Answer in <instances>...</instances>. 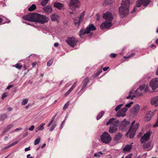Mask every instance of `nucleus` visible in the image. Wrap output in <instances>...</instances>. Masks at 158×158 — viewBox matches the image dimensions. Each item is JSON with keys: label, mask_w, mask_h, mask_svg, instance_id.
<instances>
[{"label": "nucleus", "mask_w": 158, "mask_h": 158, "mask_svg": "<svg viewBox=\"0 0 158 158\" xmlns=\"http://www.w3.org/2000/svg\"><path fill=\"white\" fill-rule=\"evenodd\" d=\"M129 5V0H122V3L119 8V14L121 17L123 18L128 15Z\"/></svg>", "instance_id": "nucleus-1"}, {"label": "nucleus", "mask_w": 158, "mask_h": 158, "mask_svg": "<svg viewBox=\"0 0 158 158\" xmlns=\"http://www.w3.org/2000/svg\"><path fill=\"white\" fill-rule=\"evenodd\" d=\"M149 86L148 85L146 86L143 85L139 86L134 93L133 97L131 98V99L133 98V97L139 96L143 95L144 93H146L148 91Z\"/></svg>", "instance_id": "nucleus-2"}, {"label": "nucleus", "mask_w": 158, "mask_h": 158, "mask_svg": "<svg viewBox=\"0 0 158 158\" xmlns=\"http://www.w3.org/2000/svg\"><path fill=\"white\" fill-rule=\"evenodd\" d=\"M151 2V0H137L136 5L134 7L132 12L134 13L136 12L138 10L137 9L142 5L144 6H147Z\"/></svg>", "instance_id": "nucleus-3"}, {"label": "nucleus", "mask_w": 158, "mask_h": 158, "mask_svg": "<svg viewBox=\"0 0 158 158\" xmlns=\"http://www.w3.org/2000/svg\"><path fill=\"white\" fill-rule=\"evenodd\" d=\"M35 17L34 22H37L41 24H44L48 22V20L47 17L37 13L35 14Z\"/></svg>", "instance_id": "nucleus-4"}, {"label": "nucleus", "mask_w": 158, "mask_h": 158, "mask_svg": "<svg viewBox=\"0 0 158 158\" xmlns=\"http://www.w3.org/2000/svg\"><path fill=\"white\" fill-rule=\"evenodd\" d=\"M96 29L95 27L93 24H90L85 30L81 29L79 32V35L81 38L85 34H88L90 31H93Z\"/></svg>", "instance_id": "nucleus-5"}, {"label": "nucleus", "mask_w": 158, "mask_h": 158, "mask_svg": "<svg viewBox=\"0 0 158 158\" xmlns=\"http://www.w3.org/2000/svg\"><path fill=\"white\" fill-rule=\"evenodd\" d=\"M135 123V121L132 123L131 127L128 132L129 134V137L130 138H132L134 137L136 131L139 127V124L138 123H136L135 125L133 126Z\"/></svg>", "instance_id": "nucleus-6"}, {"label": "nucleus", "mask_w": 158, "mask_h": 158, "mask_svg": "<svg viewBox=\"0 0 158 158\" xmlns=\"http://www.w3.org/2000/svg\"><path fill=\"white\" fill-rule=\"evenodd\" d=\"M100 139L102 142L108 143L111 141V138L107 132H105L100 136Z\"/></svg>", "instance_id": "nucleus-7"}, {"label": "nucleus", "mask_w": 158, "mask_h": 158, "mask_svg": "<svg viewBox=\"0 0 158 158\" xmlns=\"http://www.w3.org/2000/svg\"><path fill=\"white\" fill-rule=\"evenodd\" d=\"M77 41V40L73 37L68 38L66 40V42L68 44L73 48L76 45Z\"/></svg>", "instance_id": "nucleus-8"}, {"label": "nucleus", "mask_w": 158, "mask_h": 158, "mask_svg": "<svg viewBox=\"0 0 158 158\" xmlns=\"http://www.w3.org/2000/svg\"><path fill=\"white\" fill-rule=\"evenodd\" d=\"M79 0H72L69 4L70 9L73 10H74L77 8H78L80 5Z\"/></svg>", "instance_id": "nucleus-9"}, {"label": "nucleus", "mask_w": 158, "mask_h": 158, "mask_svg": "<svg viewBox=\"0 0 158 158\" xmlns=\"http://www.w3.org/2000/svg\"><path fill=\"white\" fill-rule=\"evenodd\" d=\"M118 120H116L112 123L111 125L109 128V132L110 133L115 132L117 130Z\"/></svg>", "instance_id": "nucleus-10"}, {"label": "nucleus", "mask_w": 158, "mask_h": 158, "mask_svg": "<svg viewBox=\"0 0 158 158\" xmlns=\"http://www.w3.org/2000/svg\"><path fill=\"white\" fill-rule=\"evenodd\" d=\"M35 13H30L23 16V19L28 21L34 22Z\"/></svg>", "instance_id": "nucleus-11"}, {"label": "nucleus", "mask_w": 158, "mask_h": 158, "mask_svg": "<svg viewBox=\"0 0 158 158\" xmlns=\"http://www.w3.org/2000/svg\"><path fill=\"white\" fill-rule=\"evenodd\" d=\"M112 25V22L106 20L101 24L100 28L102 30L108 29Z\"/></svg>", "instance_id": "nucleus-12"}, {"label": "nucleus", "mask_w": 158, "mask_h": 158, "mask_svg": "<svg viewBox=\"0 0 158 158\" xmlns=\"http://www.w3.org/2000/svg\"><path fill=\"white\" fill-rule=\"evenodd\" d=\"M150 86L154 90L158 87V78H156L152 80L150 83Z\"/></svg>", "instance_id": "nucleus-13"}, {"label": "nucleus", "mask_w": 158, "mask_h": 158, "mask_svg": "<svg viewBox=\"0 0 158 158\" xmlns=\"http://www.w3.org/2000/svg\"><path fill=\"white\" fill-rule=\"evenodd\" d=\"M151 133L152 132L151 131H149L144 134L141 138V142H144L148 140L150 138Z\"/></svg>", "instance_id": "nucleus-14"}, {"label": "nucleus", "mask_w": 158, "mask_h": 158, "mask_svg": "<svg viewBox=\"0 0 158 158\" xmlns=\"http://www.w3.org/2000/svg\"><path fill=\"white\" fill-rule=\"evenodd\" d=\"M103 18L108 21L112 22L113 17L111 13L109 12H107L103 14Z\"/></svg>", "instance_id": "nucleus-15"}, {"label": "nucleus", "mask_w": 158, "mask_h": 158, "mask_svg": "<svg viewBox=\"0 0 158 158\" xmlns=\"http://www.w3.org/2000/svg\"><path fill=\"white\" fill-rule=\"evenodd\" d=\"M127 110V109L126 107L121 109L116 114V116L118 117L124 116L126 115V112Z\"/></svg>", "instance_id": "nucleus-16"}, {"label": "nucleus", "mask_w": 158, "mask_h": 158, "mask_svg": "<svg viewBox=\"0 0 158 158\" xmlns=\"http://www.w3.org/2000/svg\"><path fill=\"white\" fill-rule=\"evenodd\" d=\"M154 114V113L153 111H150L148 112L145 118V120L147 121H149L151 119L152 116H153Z\"/></svg>", "instance_id": "nucleus-17"}, {"label": "nucleus", "mask_w": 158, "mask_h": 158, "mask_svg": "<svg viewBox=\"0 0 158 158\" xmlns=\"http://www.w3.org/2000/svg\"><path fill=\"white\" fill-rule=\"evenodd\" d=\"M128 125H129V122L124 120L122 122L121 126L122 127L123 130H125L129 127Z\"/></svg>", "instance_id": "nucleus-18"}, {"label": "nucleus", "mask_w": 158, "mask_h": 158, "mask_svg": "<svg viewBox=\"0 0 158 158\" xmlns=\"http://www.w3.org/2000/svg\"><path fill=\"white\" fill-rule=\"evenodd\" d=\"M139 106L138 104L135 105L131 110V112L134 115L137 114L139 111Z\"/></svg>", "instance_id": "nucleus-19"}, {"label": "nucleus", "mask_w": 158, "mask_h": 158, "mask_svg": "<svg viewBox=\"0 0 158 158\" xmlns=\"http://www.w3.org/2000/svg\"><path fill=\"white\" fill-rule=\"evenodd\" d=\"M89 82V78L88 77H86L82 83V86L81 89V91H84L86 87V85L88 82Z\"/></svg>", "instance_id": "nucleus-20"}, {"label": "nucleus", "mask_w": 158, "mask_h": 158, "mask_svg": "<svg viewBox=\"0 0 158 158\" xmlns=\"http://www.w3.org/2000/svg\"><path fill=\"white\" fill-rule=\"evenodd\" d=\"M151 104L156 106H158V97H154L151 100Z\"/></svg>", "instance_id": "nucleus-21"}, {"label": "nucleus", "mask_w": 158, "mask_h": 158, "mask_svg": "<svg viewBox=\"0 0 158 158\" xmlns=\"http://www.w3.org/2000/svg\"><path fill=\"white\" fill-rule=\"evenodd\" d=\"M133 143H131L130 144L126 145L123 148V150L125 152H129L132 148Z\"/></svg>", "instance_id": "nucleus-22"}, {"label": "nucleus", "mask_w": 158, "mask_h": 158, "mask_svg": "<svg viewBox=\"0 0 158 158\" xmlns=\"http://www.w3.org/2000/svg\"><path fill=\"white\" fill-rule=\"evenodd\" d=\"M143 146L144 149L147 151L150 150L152 147L151 143H145L144 144Z\"/></svg>", "instance_id": "nucleus-23"}, {"label": "nucleus", "mask_w": 158, "mask_h": 158, "mask_svg": "<svg viewBox=\"0 0 158 158\" xmlns=\"http://www.w3.org/2000/svg\"><path fill=\"white\" fill-rule=\"evenodd\" d=\"M77 82H76L73 84V85L71 87L70 89L64 95L65 96H67L71 92L73 89L75 88L76 85H77Z\"/></svg>", "instance_id": "nucleus-24"}, {"label": "nucleus", "mask_w": 158, "mask_h": 158, "mask_svg": "<svg viewBox=\"0 0 158 158\" xmlns=\"http://www.w3.org/2000/svg\"><path fill=\"white\" fill-rule=\"evenodd\" d=\"M45 125L44 123H42L38 126L35 129L36 132H37L39 131H42L44 128V126Z\"/></svg>", "instance_id": "nucleus-25"}, {"label": "nucleus", "mask_w": 158, "mask_h": 158, "mask_svg": "<svg viewBox=\"0 0 158 158\" xmlns=\"http://www.w3.org/2000/svg\"><path fill=\"white\" fill-rule=\"evenodd\" d=\"M51 19L53 21H58L59 19V17L56 14L52 15L51 16Z\"/></svg>", "instance_id": "nucleus-26"}, {"label": "nucleus", "mask_w": 158, "mask_h": 158, "mask_svg": "<svg viewBox=\"0 0 158 158\" xmlns=\"http://www.w3.org/2000/svg\"><path fill=\"white\" fill-rule=\"evenodd\" d=\"M44 11L47 13H51L52 10L51 6H49L44 7Z\"/></svg>", "instance_id": "nucleus-27"}, {"label": "nucleus", "mask_w": 158, "mask_h": 158, "mask_svg": "<svg viewBox=\"0 0 158 158\" xmlns=\"http://www.w3.org/2000/svg\"><path fill=\"white\" fill-rule=\"evenodd\" d=\"M54 6L58 9H60L63 7V5L60 3L56 2L54 3Z\"/></svg>", "instance_id": "nucleus-28"}, {"label": "nucleus", "mask_w": 158, "mask_h": 158, "mask_svg": "<svg viewBox=\"0 0 158 158\" xmlns=\"http://www.w3.org/2000/svg\"><path fill=\"white\" fill-rule=\"evenodd\" d=\"M18 142H19V141H15L14 142H13V143H12L9 145H8L5 147H4L3 148V149L4 150V149H7L9 148H10L13 146L15 145L17 143H18Z\"/></svg>", "instance_id": "nucleus-29"}, {"label": "nucleus", "mask_w": 158, "mask_h": 158, "mask_svg": "<svg viewBox=\"0 0 158 158\" xmlns=\"http://www.w3.org/2000/svg\"><path fill=\"white\" fill-rule=\"evenodd\" d=\"M112 2V0H104L102 4L104 6H106L107 5L110 4Z\"/></svg>", "instance_id": "nucleus-30"}, {"label": "nucleus", "mask_w": 158, "mask_h": 158, "mask_svg": "<svg viewBox=\"0 0 158 158\" xmlns=\"http://www.w3.org/2000/svg\"><path fill=\"white\" fill-rule=\"evenodd\" d=\"M13 125L12 124H10L4 130V131H3V133H6L8 131H9L11 128L13 127Z\"/></svg>", "instance_id": "nucleus-31"}, {"label": "nucleus", "mask_w": 158, "mask_h": 158, "mask_svg": "<svg viewBox=\"0 0 158 158\" xmlns=\"http://www.w3.org/2000/svg\"><path fill=\"white\" fill-rule=\"evenodd\" d=\"M36 7L35 4H32L28 8V10L30 11H32L36 9Z\"/></svg>", "instance_id": "nucleus-32"}, {"label": "nucleus", "mask_w": 158, "mask_h": 158, "mask_svg": "<svg viewBox=\"0 0 158 158\" xmlns=\"http://www.w3.org/2000/svg\"><path fill=\"white\" fill-rule=\"evenodd\" d=\"M104 114V112L103 111H102L97 116V120L99 119L103 116Z\"/></svg>", "instance_id": "nucleus-33"}, {"label": "nucleus", "mask_w": 158, "mask_h": 158, "mask_svg": "<svg viewBox=\"0 0 158 158\" xmlns=\"http://www.w3.org/2000/svg\"><path fill=\"white\" fill-rule=\"evenodd\" d=\"M48 0H42L41 2V5L42 6H45L48 3Z\"/></svg>", "instance_id": "nucleus-34"}, {"label": "nucleus", "mask_w": 158, "mask_h": 158, "mask_svg": "<svg viewBox=\"0 0 158 158\" xmlns=\"http://www.w3.org/2000/svg\"><path fill=\"white\" fill-rule=\"evenodd\" d=\"M103 155V153L100 152H98L97 153H95L94 154V156L97 157V158L101 156L102 155Z\"/></svg>", "instance_id": "nucleus-35"}, {"label": "nucleus", "mask_w": 158, "mask_h": 158, "mask_svg": "<svg viewBox=\"0 0 158 158\" xmlns=\"http://www.w3.org/2000/svg\"><path fill=\"white\" fill-rule=\"evenodd\" d=\"M115 120V119L114 118H111L110 119L107 123H106V125H108L109 124H110L112 122H114V121Z\"/></svg>", "instance_id": "nucleus-36"}, {"label": "nucleus", "mask_w": 158, "mask_h": 158, "mask_svg": "<svg viewBox=\"0 0 158 158\" xmlns=\"http://www.w3.org/2000/svg\"><path fill=\"white\" fill-rule=\"evenodd\" d=\"M14 66L17 69H20L23 66L21 65L20 64L17 63Z\"/></svg>", "instance_id": "nucleus-37"}, {"label": "nucleus", "mask_w": 158, "mask_h": 158, "mask_svg": "<svg viewBox=\"0 0 158 158\" xmlns=\"http://www.w3.org/2000/svg\"><path fill=\"white\" fill-rule=\"evenodd\" d=\"M28 102V99H24L23 100L21 104L22 105H25Z\"/></svg>", "instance_id": "nucleus-38"}, {"label": "nucleus", "mask_w": 158, "mask_h": 158, "mask_svg": "<svg viewBox=\"0 0 158 158\" xmlns=\"http://www.w3.org/2000/svg\"><path fill=\"white\" fill-rule=\"evenodd\" d=\"M81 21H82L79 19L78 21L77 20H75L74 21V23L76 25H77V26H79L81 22Z\"/></svg>", "instance_id": "nucleus-39"}, {"label": "nucleus", "mask_w": 158, "mask_h": 158, "mask_svg": "<svg viewBox=\"0 0 158 158\" xmlns=\"http://www.w3.org/2000/svg\"><path fill=\"white\" fill-rule=\"evenodd\" d=\"M40 140V138H38L35 141L34 144L35 145H37V144H38L39 143Z\"/></svg>", "instance_id": "nucleus-40"}, {"label": "nucleus", "mask_w": 158, "mask_h": 158, "mask_svg": "<svg viewBox=\"0 0 158 158\" xmlns=\"http://www.w3.org/2000/svg\"><path fill=\"white\" fill-rule=\"evenodd\" d=\"M122 136V135L121 134L119 133L116 135L115 139H116L118 140Z\"/></svg>", "instance_id": "nucleus-41"}, {"label": "nucleus", "mask_w": 158, "mask_h": 158, "mask_svg": "<svg viewBox=\"0 0 158 158\" xmlns=\"http://www.w3.org/2000/svg\"><path fill=\"white\" fill-rule=\"evenodd\" d=\"M84 15H85V12L84 11L81 13L80 18L78 19H79L80 20H81V21H82V19H83V17H84Z\"/></svg>", "instance_id": "nucleus-42"}, {"label": "nucleus", "mask_w": 158, "mask_h": 158, "mask_svg": "<svg viewBox=\"0 0 158 158\" xmlns=\"http://www.w3.org/2000/svg\"><path fill=\"white\" fill-rule=\"evenodd\" d=\"M56 126V124L54 123L50 129V131H52L55 128Z\"/></svg>", "instance_id": "nucleus-43"}, {"label": "nucleus", "mask_w": 158, "mask_h": 158, "mask_svg": "<svg viewBox=\"0 0 158 158\" xmlns=\"http://www.w3.org/2000/svg\"><path fill=\"white\" fill-rule=\"evenodd\" d=\"M133 104V102H129V103H128L125 105V106L126 107L129 108L130 107L131 105Z\"/></svg>", "instance_id": "nucleus-44"}, {"label": "nucleus", "mask_w": 158, "mask_h": 158, "mask_svg": "<svg viewBox=\"0 0 158 158\" xmlns=\"http://www.w3.org/2000/svg\"><path fill=\"white\" fill-rule=\"evenodd\" d=\"M69 102H68L66 103L65 104V105H64V107H63V109L64 110H66L67 108V107H68V106H69Z\"/></svg>", "instance_id": "nucleus-45"}, {"label": "nucleus", "mask_w": 158, "mask_h": 158, "mask_svg": "<svg viewBox=\"0 0 158 158\" xmlns=\"http://www.w3.org/2000/svg\"><path fill=\"white\" fill-rule=\"evenodd\" d=\"M53 61V59H52L49 61L47 63V65L48 66H50L52 64Z\"/></svg>", "instance_id": "nucleus-46"}, {"label": "nucleus", "mask_w": 158, "mask_h": 158, "mask_svg": "<svg viewBox=\"0 0 158 158\" xmlns=\"http://www.w3.org/2000/svg\"><path fill=\"white\" fill-rule=\"evenodd\" d=\"M135 55V54L134 53H131L128 56H125L124 57L125 58H130L132 56H134Z\"/></svg>", "instance_id": "nucleus-47"}, {"label": "nucleus", "mask_w": 158, "mask_h": 158, "mask_svg": "<svg viewBox=\"0 0 158 158\" xmlns=\"http://www.w3.org/2000/svg\"><path fill=\"white\" fill-rule=\"evenodd\" d=\"M122 104H121L120 105H119L118 106L115 108V110L116 111H117L119 109L121 108L122 106Z\"/></svg>", "instance_id": "nucleus-48"}, {"label": "nucleus", "mask_w": 158, "mask_h": 158, "mask_svg": "<svg viewBox=\"0 0 158 158\" xmlns=\"http://www.w3.org/2000/svg\"><path fill=\"white\" fill-rule=\"evenodd\" d=\"M54 118H53V119H52L51 120V121L50 122V123H49V124L48 125V127H50L52 124L53 123V122L54 121Z\"/></svg>", "instance_id": "nucleus-49"}, {"label": "nucleus", "mask_w": 158, "mask_h": 158, "mask_svg": "<svg viewBox=\"0 0 158 158\" xmlns=\"http://www.w3.org/2000/svg\"><path fill=\"white\" fill-rule=\"evenodd\" d=\"M117 56V54L114 53H111L110 55V56L111 58H115Z\"/></svg>", "instance_id": "nucleus-50"}, {"label": "nucleus", "mask_w": 158, "mask_h": 158, "mask_svg": "<svg viewBox=\"0 0 158 158\" xmlns=\"http://www.w3.org/2000/svg\"><path fill=\"white\" fill-rule=\"evenodd\" d=\"M7 95L6 94V93H4L2 97V99H4V98L7 97Z\"/></svg>", "instance_id": "nucleus-51"}, {"label": "nucleus", "mask_w": 158, "mask_h": 158, "mask_svg": "<svg viewBox=\"0 0 158 158\" xmlns=\"http://www.w3.org/2000/svg\"><path fill=\"white\" fill-rule=\"evenodd\" d=\"M158 126V119H157V121L156 123L153 125L154 127H156Z\"/></svg>", "instance_id": "nucleus-52"}, {"label": "nucleus", "mask_w": 158, "mask_h": 158, "mask_svg": "<svg viewBox=\"0 0 158 158\" xmlns=\"http://www.w3.org/2000/svg\"><path fill=\"white\" fill-rule=\"evenodd\" d=\"M34 128V125H32L31 127H30L29 128V130L30 131H33Z\"/></svg>", "instance_id": "nucleus-53"}, {"label": "nucleus", "mask_w": 158, "mask_h": 158, "mask_svg": "<svg viewBox=\"0 0 158 158\" xmlns=\"http://www.w3.org/2000/svg\"><path fill=\"white\" fill-rule=\"evenodd\" d=\"M65 122V120H64L61 123V125H60V129H62V128L63 127V125L64 124V123Z\"/></svg>", "instance_id": "nucleus-54"}, {"label": "nucleus", "mask_w": 158, "mask_h": 158, "mask_svg": "<svg viewBox=\"0 0 158 158\" xmlns=\"http://www.w3.org/2000/svg\"><path fill=\"white\" fill-rule=\"evenodd\" d=\"M101 71H102V70H101V69H100V70H98V71L97 72V73H96V77H97V76H98V75H99L100 73H101Z\"/></svg>", "instance_id": "nucleus-55"}, {"label": "nucleus", "mask_w": 158, "mask_h": 158, "mask_svg": "<svg viewBox=\"0 0 158 158\" xmlns=\"http://www.w3.org/2000/svg\"><path fill=\"white\" fill-rule=\"evenodd\" d=\"M109 68V67H104L103 68V70L104 71H105L107 70Z\"/></svg>", "instance_id": "nucleus-56"}, {"label": "nucleus", "mask_w": 158, "mask_h": 158, "mask_svg": "<svg viewBox=\"0 0 158 158\" xmlns=\"http://www.w3.org/2000/svg\"><path fill=\"white\" fill-rule=\"evenodd\" d=\"M37 64V62H34L32 63V66L33 67H34Z\"/></svg>", "instance_id": "nucleus-57"}, {"label": "nucleus", "mask_w": 158, "mask_h": 158, "mask_svg": "<svg viewBox=\"0 0 158 158\" xmlns=\"http://www.w3.org/2000/svg\"><path fill=\"white\" fill-rule=\"evenodd\" d=\"M13 86V85H9L8 86V87H7V89H9L10 88H11Z\"/></svg>", "instance_id": "nucleus-58"}, {"label": "nucleus", "mask_w": 158, "mask_h": 158, "mask_svg": "<svg viewBox=\"0 0 158 158\" xmlns=\"http://www.w3.org/2000/svg\"><path fill=\"white\" fill-rule=\"evenodd\" d=\"M30 147H28V148H25V151L26 152L27 151H29L30 150Z\"/></svg>", "instance_id": "nucleus-59"}, {"label": "nucleus", "mask_w": 158, "mask_h": 158, "mask_svg": "<svg viewBox=\"0 0 158 158\" xmlns=\"http://www.w3.org/2000/svg\"><path fill=\"white\" fill-rule=\"evenodd\" d=\"M131 156H132V154H130V155H128L127 156L125 157V158H131Z\"/></svg>", "instance_id": "nucleus-60"}, {"label": "nucleus", "mask_w": 158, "mask_h": 158, "mask_svg": "<svg viewBox=\"0 0 158 158\" xmlns=\"http://www.w3.org/2000/svg\"><path fill=\"white\" fill-rule=\"evenodd\" d=\"M59 45V44L58 43H55L54 44V46L56 47H57Z\"/></svg>", "instance_id": "nucleus-61"}, {"label": "nucleus", "mask_w": 158, "mask_h": 158, "mask_svg": "<svg viewBox=\"0 0 158 158\" xmlns=\"http://www.w3.org/2000/svg\"><path fill=\"white\" fill-rule=\"evenodd\" d=\"M27 158H33V157L32 156H31V155L30 154H28L27 156Z\"/></svg>", "instance_id": "nucleus-62"}, {"label": "nucleus", "mask_w": 158, "mask_h": 158, "mask_svg": "<svg viewBox=\"0 0 158 158\" xmlns=\"http://www.w3.org/2000/svg\"><path fill=\"white\" fill-rule=\"evenodd\" d=\"M21 129H22V128H17V129H15V131H18V130H21Z\"/></svg>", "instance_id": "nucleus-63"}, {"label": "nucleus", "mask_w": 158, "mask_h": 158, "mask_svg": "<svg viewBox=\"0 0 158 158\" xmlns=\"http://www.w3.org/2000/svg\"><path fill=\"white\" fill-rule=\"evenodd\" d=\"M46 146V144L45 143H44L43 145L42 146L41 148H44Z\"/></svg>", "instance_id": "nucleus-64"}]
</instances>
